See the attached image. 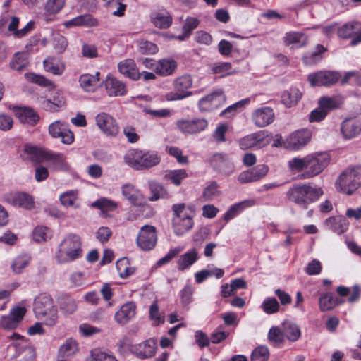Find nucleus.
I'll return each mask as SVG.
<instances>
[{
  "mask_svg": "<svg viewBox=\"0 0 361 361\" xmlns=\"http://www.w3.org/2000/svg\"><path fill=\"white\" fill-rule=\"evenodd\" d=\"M324 194L320 187L313 186L310 183L295 184L286 192V197L303 209H307L310 204L317 201Z\"/></svg>",
  "mask_w": 361,
  "mask_h": 361,
  "instance_id": "obj_1",
  "label": "nucleus"
},
{
  "mask_svg": "<svg viewBox=\"0 0 361 361\" xmlns=\"http://www.w3.org/2000/svg\"><path fill=\"white\" fill-rule=\"evenodd\" d=\"M157 344L154 340L149 339L143 343L133 345L130 347V351L137 357L145 359L154 355Z\"/></svg>",
  "mask_w": 361,
  "mask_h": 361,
  "instance_id": "obj_15",
  "label": "nucleus"
},
{
  "mask_svg": "<svg viewBox=\"0 0 361 361\" xmlns=\"http://www.w3.org/2000/svg\"><path fill=\"white\" fill-rule=\"evenodd\" d=\"M28 54L26 52H16L12 57L9 66L16 71H22L28 66Z\"/></svg>",
  "mask_w": 361,
  "mask_h": 361,
  "instance_id": "obj_35",
  "label": "nucleus"
},
{
  "mask_svg": "<svg viewBox=\"0 0 361 361\" xmlns=\"http://www.w3.org/2000/svg\"><path fill=\"white\" fill-rule=\"evenodd\" d=\"M62 313L65 314H72L76 312L78 309V305L75 300L68 298L64 300L60 305Z\"/></svg>",
  "mask_w": 361,
  "mask_h": 361,
  "instance_id": "obj_59",
  "label": "nucleus"
},
{
  "mask_svg": "<svg viewBox=\"0 0 361 361\" xmlns=\"http://www.w3.org/2000/svg\"><path fill=\"white\" fill-rule=\"evenodd\" d=\"M48 132L53 138H61V142L65 145H71L74 141L73 133L61 121H55L49 124Z\"/></svg>",
  "mask_w": 361,
  "mask_h": 361,
  "instance_id": "obj_11",
  "label": "nucleus"
},
{
  "mask_svg": "<svg viewBox=\"0 0 361 361\" xmlns=\"http://www.w3.org/2000/svg\"><path fill=\"white\" fill-rule=\"evenodd\" d=\"M77 350V344L75 341L68 339L60 347L59 354L61 357H68L75 353Z\"/></svg>",
  "mask_w": 361,
  "mask_h": 361,
  "instance_id": "obj_54",
  "label": "nucleus"
},
{
  "mask_svg": "<svg viewBox=\"0 0 361 361\" xmlns=\"http://www.w3.org/2000/svg\"><path fill=\"white\" fill-rule=\"evenodd\" d=\"M44 68L47 72H49L56 75H61L64 70L63 63L58 58L49 56L43 61Z\"/></svg>",
  "mask_w": 361,
  "mask_h": 361,
  "instance_id": "obj_29",
  "label": "nucleus"
},
{
  "mask_svg": "<svg viewBox=\"0 0 361 361\" xmlns=\"http://www.w3.org/2000/svg\"><path fill=\"white\" fill-rule=\"evenodd\" d=\"M125 162L135 170L151 169L160 163L161 157L154 151L131 149L124 156Z\"/></svg>",
  "mask_w": 361,
  "mask_h": 361,
  "instance_id": "obj_3",
  "label": "nucleus"
},
{
  "mask_svg": "<svg viewBox=\"0 0 361 361\" xmlns=\"http://www.w3.org/2000/svg\"><path fill=\"white\" fill-rule=\"evenodd\" d=\"M207 101H210L212 102V105L214 109L219 108L220 106L224 104L226 101V97L221 90H217L212 94L202 98L199 101V107L200 109L202 111H209V106L205 105V101H207Z\"/></svg>",
  "mask_w": 361,
  "mask_h": 361,
  "instance_id": "obj_18",
  "label": "nucleus"
},
{
  "mask_svg": "<svg viewBox=\"0 0 361 361\" xmlns=\"http://www.w3.org/2000/svg\"><path fill=\"white\" fill-rule=\"evenodd\" d=\"M97 19L92 18L90 14L78 16L70 20L66 21L64 25L66 27L74 26H88L93 27L97 25Z\"/></svg>",
  "mask_w": 361,
  "mask_h": 361,
  "instance_id": "obj_30",
  "label": "nucleus"
},
{
  "mask_svg": "<svg viewBox=\"0 0 361 361\" xmlns=\"http://www.w3.org/2000/svg\"><path fill=\"white\" fill-rule=\"evenodd\" d=\"M93 361H118L114 356L99 350L92 352Z\"/></svg>",
  "mask_w": 361,
  "mask_h": 361,
  "instance_id": "obj_64",
  "label": "nucleus"
},
{
  "mask_svg": "<svg viewBox=\"0 0 361 361\" xmlns=\"http://www.w3.org/2000/svg\"><path fill=\"white\" fill-rule=\"evenodd\" d=\"M25 76L28 80L41 86L49 87L53 85L51 80L40 75H37L35 73H27L25 75Z\"/></svg>",
  "mask_w": 361,
  "mask_h": 361,
  "instance_id": "obj_61",
  "label": "nucleus"
},
{
  "mask_svg": "<svg viewBox=\"0 0 361 361\" xmlns=\"http://www.w3.org/2000/svg\"><path fill=\"white\" fill-rule=\"evenodd\" d=\"M66 0H47L45 4V10L50 14L59 12L65 5Z\"/></svg>",
  "mask_w": 361,
  "mask_h": 361,
  "instance_id": "obj_57",
  "label": "nucleus"
},
{
  "mask_svg": "<svg viewBox=\"0 0 361 361\" xmlns=\"http://www.w3.org/2000/svg\"><path fill=\"white\" fill-rule=\"evenodd\" d=\"M123 195L133 204L141 205L143 197L141 192L131 184H125L122 186Z\"/></svg>",
  "mask_w": 361,
  "mask_h": 361,
  "instance_id": "obj_25",
  "label": "nucleus"
},
{
  "mask_svg": "<svg viewBox=\"0 0 361 361\" xmlns=\"http://www.w3.org/2000/svg\"><path fill=\"white\" fill-rule=\"evenodd\" d=\"M104 86L109 97L123 96L127 93L126 85L121 80L112 76H107Z\"/></svg>",
  "mask_w": 361,
  "mask_h": 361,
  "instance_id": "obj_17",
  "label": "nucleus"
},
{
  "mask_svg": "<svg viewBox=\"0 0 361 361\" xmlns=\"http://www.w3.org/2000/svg\"><path fill=\"white\" fill-rule=\"evenodd\" d=\"M152 21L153 24L160 29L168 28L172 23V17L169 12L158 11L152 16Z\"/></svg>",
  "mask_w": 361,
  "mask_h": 361,
  "instance_id": "obj_32",
  "label": "nucleus"
},
{
  "mask_svg": "<svg viewBox=\"0 0 361 361\" xmlns=\"http://www.w3.org/2000/svg\"><path fill=\"white\" fill-rule=\"evenodd\" d=\"M87 278L84 273L73 272L70 276V281L73 286L79 287L86 283Z\"/></svg>",
  "mask_w": 361,
  "mask_h": 361,
  "instance_id": "obj_62",
  "label": "nucleus"
},
{
  "mask_svg": "<svg viewBox=\"0 0 361 361\" xmlns=\"http://www.w3.org/2000/svg\"><path fill=\"white\" fill-rule=\"evenodd\" d=\"M209 162L214 170L221 173H225L228 167L229 162L226 155L223 154H214L209 159Z\"/></svg>",
  "mask_w": 361,
  "mask_h": 361,
  "instance_id": "obj_37",
  "label": "nucleus"
},
{
  "mask_svg": "<svg viewBox=\"0 0 361 361\" xmlns=\"http://www.w3.org/2000/svg\"><path fill=\"white\" fill-rule=\"evenodd\" d=\"M312 133L307 129L298 130L291 134L287 139L288 146L293 148H299L306 145L311 139Z\"/></svg>",
  "mask_w": 361,
  "mask_h": 361,
  "instance_id": "obj_19",
  "label": "nucleus"
},
{
  "mask_svg": "<svg viewBox=\"0 0 361 361\" xmlns=\"http://www.w3.org/2000/svg\"><path fill=\"white\" fill-rule=\"evenodd\" d=\"M341 78L337 71H319L308 75L307 80L312 87L331 86L336 84Z\"/></svg>",
  "mask_w": 361,
  "mask_h": 361,
  "instance_id": "obj_9",
  "label": "nucleus"
},
{
  "mask_svg": "<svg viewBox=\"0 0 361 361\" xmlns=\"http://www.w3.org/2000/svg\"><path fill=\"white\" fill-rule=\"evenodd\" d=\"M341 303H342V301H339L338 298H334L330 293L322 294L319 299V307L322 312L331 310Z\"/></svg>",
  "mask_w": 361,
  "mask_h": 361,
  "instance_id": "obj_31",
  "label": "nucleus"
},
{
  "mask_svg": "<svg viewBox=\"0 0 361 361\" xmlns=\"http://www.w3.org/2000/svg\"><path fill=\"white\" fill-rule=\"evenodd\" d=\"M358 24L359 23L357 21H352L343 25L338 30L337 33L338 37L343 39L350 38L353 35L356 25Z\"/></svg>",
  "mask_w": 361,
  "mask_h": 361,
  "instance_id": "obj_52",
  "label": "nucleus"
},
{
  "mask_svg": "<svg viewBox=\"0 0 361 361\" xmlns=\"http://www.w3.org/2000/svg\"><path fill=\"white\" fill-rule=\"evenodd\" d=\"M149 319L156 326L164 324L165 321V315L161 313L159 310L157 301H154L149 307Z\"/></svg>",
  "mask_w": 361,
  "mask_h": 361,
  "instance_id": "obj_49",
  "label": "nucleus"
},
{
  "mask_svg": "<svg viewBox=\"0 0 361 361\" xmlns=\"http://www.w3.org/2000/svg\"><path fill=\"white\" fill-rule=\"evenodd\" d=\"M269 350L265 346H259L254 350L251 355V361H267Z\"/></svg>",
  "mask_w": 361,
  "mask_h": 361,
  "instance_id": "obj_58",
  "label": "nucleus"
},
{
  "mask_svg": "<svg viewBox=\"0 0 361 361\" xmlns=\"http://www.w3.org/2000/svg\"><path fill=\"white\" fill-rule=\"evenodd\" d=\"M306 161L307 156L303 158L295 157L288 161V166L290 171L300 172L306 169Z\"/></svg>",
  "mask_w": 361,
  "mask_h": 361,
  "instance_id": "obj_56",
  "label": "nucleus"
},
{
  "mask_svg": "<svg viewBox=\"0 0 361 361\" xmlns=\"http://www.w3.org/2000/svg\"><path fill=\"white\" fill-rule=\"evenodd\" d=\"M157 236L156 228L153 226H143L136 239L137 246L144 251L152 250L157 243Z\"/></svg>",
  "mask_w": 361,
  "mask_h": 361,
  "instance_id": "obj_10",
  "label": "nucleus"
},
{
  "mask_svg": "<svg viewBox=\"0 0 361 361\" xmlns=\"http://www.w3.org/2000/svg\"><path fill=\"white\" fill-rule=\"evenodd\" d=\"M8 200L14 206L23 207L26 209H31L34 207L32 197L28 194L23 192H16L9 195Z\"/></svg>",
  "mask_w": 361,
  "mask_h": 361,
  "instance_id": "obj_22",
  "label": "nucleus"
},
{
  "mask_svg": "<svg viewBox=\"0 0 361 361\" xmlns=\"http://www.w3.org/2000/svg\"><path fill=\"white\" fill-rule=\"evenodd\" d=\"M207 124V121L203 118L180 120L176 123L178 129L185 134L197 133L204 130Z\"/></svg>",
  "mask_w": 361,
  "mask_h": 361,
  "instance_id": "obj_13",
  "label": "nucleus"
},
{
  "mask_svg": "<svg viewBox=\"0 0 361 361\" xmlns=\"http://www.w3.org/2000/svg\"><path fill=\"white\" fill-rule=\"evenodd\" d=\"M282 327L286 338L291 342L298 341L301 336L299 326L291 321L283 322Z\"/></svg>",
  "mask_w": 361,
  "mask_h": 361,
  "instance_id": "obj_33",
  "label": "nucleus"
},
{
  "mask_svg": "<svg viewBox=\"0 0 361 361\" xmlns=\"http://www.w3.org/2000/svg\"><path fill=\"white\" fill-rule=\"evenodd\" d=\"M268 338L269 341L275 346L283 343L285 341V334L281 329L279 326H272L269 331Z\"/></svg>",
  "mask_w": 361,
  "mask_h": 361,
  "instance_id": "obj_45",
  "label": "nucleus"
},
{
  "mask_svg": "<svg viewBox=\"0 0 361 361\" xmlns=\"http://www.w3.org/2000/svg\"><path fill=\"white\" fill-rule=\"evenodd\" d=\"M307 36L300 32H288L283 37V44L287 47H302L307 44Z\"/></svg>",
  "mask_w": 361,
  "mask_h": 361,
  "instance_id": "obj_24",
  "label": "nucleus"
},
{
  "mask_svg": "<svg viewBox=\"0 0 361 361\" xmlns=\"http://www.w3.org/2000/svg\"><path fill=\"white\" fill-rule=\"evenodd\" d=\"M306 171L302 175L304 178H310L320 173L329 162L326 154H317L307 156Z\"/></svg>",
  "mask_w": 361,
  "mask_h": 361,
  "instance_id": "obj_7",
  "label": "nucleus"
},
{
  "mask_svg": "<svg viewBox=\"0 0 361 361\" xmlns=\"http://www.w3.org/2000/svg\"><path fill=\"white\" fill-rule=\"evenodd\" d=\"M361 132V122L355 118H347L341 125V133L345 139H352Z\"/></svg>",
  "mask_w": 361,
  "mask_h": 361,
  "instance_id": "obj_20",
  "label": "nucleus"
},
{
  "mask_svg": "<svg viewBox=\"0 0 361 361\" xmlns=\"http://www.w3.org/2000/svg\"><path fill=\"white\" fill-rule=\"evenodd\" d=\"M270 140L267 131L260 130L245 136L240 140L239 145L242 149H247L252 147H262L267 145Z\"/></svg>",
  "mask_w": 361,
  "mask_h": 361,
  "instance_id": "obj_12",
  "label": "nucleus"
},
{
  "mask_svg": "<svg viewBox=\"0 0 361 361\" xmlns=\"http://www.w3.org/2000/svg\"><path fill=\"white\" fill-rule=\"evenodd\" d=\"M77 199V193L73 190L64 192L60 196L61 203L64 207H74L75 208L79 207V205L75 204Z\"/></svg>",
  "mask_w": 361,
  "mask_h": 361,
  "instance_id": "obj_53",
  "label": "nucleus"
},
{
  "mask_svg": "<svg viewBox=\"0 0 361 361\" xmlns=\"http://www.w3.org/2000/svg\"><path fill=\"white\" fill-rule=\"evenodd\" d=\"M188 177L187 171L185 169L170 170L165 175V178L171 180L174 185L178 186L183 179Z\"/></svg>",
  "mask_w": 361,
  "mask_h": 361,
  "instance_id": "obj_47",
  "label": "nucleus"
},
{
  "mask_svg": "<svg viewBox=\"0 0 361 361\" xmlns=\"http://www.w3.org/2000/svg\"><path fill=\"white\" fill-rule=\"evenodd\" d=\"M97 127L107 137H116L120 131V128L116 120L110 114L102 112L95 117Z\"/></svg>",
  "mask_w": 361,
  "mask_h": 361,
  "instance_id": "obj_8",
  "label": "nucleus"
},
{
  "mask_svg": "<svg viewBox=\"0 0 361 361\" xmlns=\"http://www.w3.org/2000/svg\"><path fill=\"white\" fill-rule=\"evenodd\" d=\"M274 113L270 107H262L255 110L252 114L253 123L259 128L267 126L274 120Z\"/></svg>",
  "mask_w": 361,
  "mask_h": 361,
  "instance_id": "obj_16",
  "label": "nucleus"
},
{
  "mask_svg": "<svg viewBox=\"0 0 361 361\" xmlns=\"http://www.w3.org/2000/svg\"><path fill=\"white\" fill-rule=\"evenodd\" d=\"M47 161H50L54 169L56 170L68 169L69 166L61 154L49 152Z\"/></svg>",
  "mask_w": 361,
  "mask_h": 361,
  "instance_id": "obj_41",
  "label": "nucleus"
},
{
  "mask_svg": "<svg viewBox=\"0 0 361 361\" xmlns=\"http://www.w3.org/2000/svg\"><path fill=\"white\" fill-rule=\"evenodd\" d=\"M99 73L97 72L95 75L84 74L80 78L81 87L87 92L93 91L99 85Z\"/></svg>",
  "mask_w": 361,
  "mask_h": 361,
  "instance_id": "obj_39",
  "label": "nucleus"
},
{
  "mask_svg": "<svg viewBox=\"0 0 361 361\" xmlns=\"http://www.w3.org/2000/svg\"><path fill=\"white\" fill-rule=\"evenodd\" d=\"M220 194L218 190V184L216 182H212L210 185L205 188L203 191L202 197L207 201L212 200Z\"/></svg>",
  "mask_w": 361,
  "mask_h": 361,
  "instance_id": "obj_60",
  "label": "nucleus"
},
{
  "mask_svg": "<svg viewBox=\"0 0 361 361\" xmlns=\"http://www.w3.org/2000/svg\"><path fill=\"white\" fill-rule=\"evenodd\" d=\"M33 310L36 317L43 320L49 326H54L58 321L57 307L52 298L47 294H41L34 300Z\"/></svg>",
  "mask_w": 361,
  "mask_h": 361,
  "instance_id": "obj_4",
  "label": "nucleus"
},
{
  "mask_svg": "<svg viewBox=\"0 0 361 361\" xmlns=\"http://www.w3.org/2000/svg\"><path fill=\"white\" fill-rule=\"evenodd\" d=\"M342 103L341 99L337 97H322L319 101V105L325 110L329 111L338 108Z\"/></svg>",
  "mask_w": 361,
  "mask_h": 361,
  "instance_id": "obj_48",
  "label": "nucleus"
},
{
  "mask_svg": "<svg viewBox=\"0 0 361 361\" xmlns=\"http://www.w3.org/2000/svg\"><path fill=\"white\" fill-rule=\"evenodd\" d=\"M30 257L25 255L18 256L14 259L11 264V269L16 274H20L28 265Z\"/></svg>",
  "mask_w": 361,
  "mask_h": 361,
  "instance_id": "obj_51",
  "label": "nucleus"
},
{
  "mask_svg": "<svg viewBox=\"0 0 361 361\" xmlns=\"http://www.w3.org/2000/svg\"><path fill=\"white\" fill-rule=\"evenodd\" d=\"M49 152L30 145H25L21 153V157L24 160L39 164L47 161Z\"/></svg>",
  "mask_w": 361,
  "mask_h": 361,
  "instance_id": "obj_14",
  "label": "nucleus"
},
{
  "mask_svg": "<svg viewBox=\"0 0 361 361\" xmlns=\"http://www.w3.org/2000/svg\"><path fill=\"white\" fill-rule=\"evenodd\" d=\"M118 67L122 75L132 80H137L140 77L139 70L133 59H127L121 61L119 62Z\"/></svg>",
  "mask_w": 361,
  "mask_h": 361,
  "instance_id": "obj_23",
  "label": "nucleus"
},
{
  "mask_svg": "<svg viewBox=\"0 0 361 361\" xmlns=\"http://www.w3.org/2000/svg\"><path fill=\"white\" fill-rule=\"evenodd\" d=\"M175 92L166 94L167 101L181 100L192 94L188 91L192 85V78L190 75H183L176 78L173 82Z\"/></svg>",
  "mask_w": 361,
  "mask_h": 361,
  "instance_id": "obj_6",
  "label": "nucleus"
},
{
  "mask_svg": "<svg viewBox=\"0 0 361 361\" xmlns=\"http://www.w3.org/2000/svg\"><path fill=\"white\" fill-rule=\"evenodd\" d=\"M15 113L21 122L23 123L35 125L39 121V116L30 108H18Z\"/></svg>",
  "mask_w": 361,
  "mask_h": 361,
  "instance_id": "obj_34",
  "label": "nucleus"
},
{
  "mask_svg": "<svg viewBox=\"0 0 361 361\" xmlns=\"http://www.w3.org/2000/svg\"><path fill=\"white\" fill-rule=\"evenodd\" d=\"M80 237L76 234L67 235L59 243L54 253L58 264H67L79 259L82 255Z\"/></svg>",
  "mask_w": 361,
  "mask_h": 361,
  "instance_id": "obj_2",
  "label": "nucleus"
},
{
  "mask_svg": "<svg viewBox=\"0 0 361 361\" xmlns=\"http://www.w3.org/2000/svg\"><path fill=\"white\" fill-rule=\"evenodd\" d=\"M20 353L23 354L24 361H34L35 360L36 353L33 347L25 345L21 347V352L16 354L13 357H18Z\"/></svg>",
  "mask_w": 361,
  "mask_h": 361,
  "instance_id": "obj_63",
  "label": "nucleus"
},
{
  "mask_svg": "<svg viewBox=\"0 0 361 361\" xmlns=\"http://www.w3.org/2000/svg\"><path fill=\"white\" fill-rule=\"evenodd\" d=\"M261 307L264 312L271 314L279 311V304L274 298H269L262 302Z\"/></svg>",
  "mask_w": 361,
  "mask_h": 361,
  "instance_id": "obj_55",
  "label": "nucleus"
},
{
  "mask_svg": "<svg viewBox=\"0 0 361 361\" xmlns=\"http://www.w3.org/2000/svg\"><path fill=\"white\" fill-rule=\"evenodd\" d=\"M192 218L189 215L181 218H173V228L174 232L178 235H182L188 231H190L193 226Z\"/></svg>",
  "mask_w": 361,
  "mask_h": 361,
  "instance_id": "obj_26",
  "label": "nucleus"
},
{
  "mask_svg": "<svg viewBox=\"0 0 361 361\" xmlns=\"http://www.w3.org/2000/svg\"><path fill=\"white\" fill-rule=\"evenodd\" d=\"M231 64L228 62H218L212 65L211 71L213 74L219 75L224 77L232 73Z\"/></svg>",
  "mask_w": 361,
  "mask_h": 361,
  "instance_id": "obj_50",
  "label": "nucleus"
},
{
  "mask_svg": "<svg viewBox=\"0 0 361 361\" xmlns=\"http://www.w3.org/2000/svg\"><path fill=\"white\" fill-rule=\"evenodd\" d=\"M32 235L35 242L42 243L51 239L52 233L48 227L38 226L34 229Z\"/></svg>",
  "mask_w": 361,
  "mask_h": 361,
  "instance_id": "obj_46",
  "label": "nucleus"
},
{
  "mask_svg": "<svg viewBox=\"0 0 361 361\" xmlns=\"http://www.w3.org/2000/svg\"><path fill=\"white\" fill-rule=\"evenodd\" d=\"M335 185L343 194H353L361 187V166L345 169L337 178Z\"/></svg>",
  "mask_w": 361,
  "mask_h": 361,
  "instance_id": "obj_5",
  "label": "nucleus"
},
{
  "mask_svg": "<svg viewBox=\"0 0 361 361\" xmlns=\"http://www.w3.org/2000/svg\"><path fill=\"white\" fill-rule=\"evenodd\" d=\"M197 259V252L195 249H192L185 254L182 255L178 261V267L179 270H184L192 264H194Z\"/></svg>",
  "mask_w": 361,
  "mask_h": 361,
  "instance_id": "obj_40",
  "label": "nucleus"
},
{
  "mask_svg": "<svg viewBox=\"0 0 361 361\" xmlns=\"http://www.w3.org/2000/svg\"><path fill=\"white\" fill-rule=\"evenodd\" d=\"M136 305L134 302H130L123 304L120 310L115 314V320L118 324H125L128 323L135 315Z\"/></svg>",
  "mask_w": 361,
  "mask_h": 361,
  "instance_id": "obj_21",
  "label": "nucleus"
},
{
  "mask_svg": "<svg viewBox=\"0 0 361 361\" xmlns=\"http://www.w3.org/2000/svg\"><path fill=\"white\" fill-rule=\"evenodd\" d=\"M149 186L152 193L149 200L157 201L159 199H164L169 197V192L161 184L154 180H150L149 181Z\"/></svg>",
  "mask_w": 361,
  "mask_h": 361,
  "instance_id": "obj_38",
  "label": "nucleus"
},
{
  "mask_svg": "<svg viewBox=\"0 0 361 361\" xmlns=\"http://www.w3.org/2000/svg\"><path fill=\"white\" fill-rule=\"evenodd\" d=\"M300 98L301 93L298 89L284 91L281 94V101L287 107L295 105Z\"/></svg>",
  "mask_w": 361,
  "mask_h": 361,
  "instance_id": "obj_44",
  "label": "nucleus"
},
{
  "mask_svg": "<svg viewBox=\"0 0 361 361\" xmlns=\"http://www.w3.org/2000/svg\"><path fill=\"white\" fill-rule=\"evenodd\" d=\"M255 203L254 200H245L232 206L225 214L224 220L228 221L234 218L239 212L243 211L245 207H250Z\"/></svg>",
  "mask_w": 361,
  "mask_h": 361,
  "instance_id": "obj_43",
  "label": "nucleus"
},
{
  "mask_svg": "<svg viewBox=\"0 0 361 361\" xmlns=\"http://www.w3.org/2000/svg\"><path fill=\"white\" fill-rule=\"evenodd\" d=\"M325 225L337 234H341L348 230L349 223L345 218L333 216L326 220Z\"/></svg>",
  "mask_w": 361,
  "mask_h": 361,
  "instance_id": "obj_28",
  "label": "nucleus"
},
{
  "mask_svg": "<svg viewBox=\"0 0 361 361\" xmlns=\"http://www.w3.org/2000/svg\"><path fill=\"white\" fill-rule=\"evenodd\" d=\"M176 68L177 63L173 59H163L157 61L155 73L162 76H168L172 75Z\"/></svg>",
  "mask_w": 361,
  "mask_h": 361,
  "instance_id": "obj_27",
  "label": "nucleus"
},
{
  "mask_svg": "<svg viewBox=\"0 0 361 361\" xmlns=\"http://www.w3.org/2000/svg\"><path fill=\"white\" fill-rule=\"evenodd\" d=\"M92 207L101 210L103 213H106L115 210L118 207V204L106 197H102L92 202Z\"/></svg>",
  "mask_w": 361,
  "mask_h": 361,
  "instance_id": "obj_42",
  "label": "nucleus"
},
{
  "mask_svg": "<svg viewBox=\"0 0 361 361\" xmlns=\"http://www.w3.org/2000/svg\"><path fill=\"white\" fill-rule=\"evenodd\" d=\"M326 51L323 45L317 44L314 51L307 52L302 57L303 63L306 66H312L319 63L322 59V54Z\"/></svg>",
  "mask_w": 361,
  "mask_h": 361,
  "instance_id": "obj_36",
  "label": "nucleus"
}]
</instances>
